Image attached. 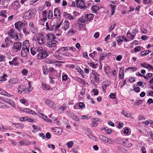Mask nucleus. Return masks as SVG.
Segmentation results:
<instances>
[{
  "label": "nucleus",
  "instance_id": "f257e3e1",
  "mask_svg": "<svg viewBox=\"0 0 153 153\" xmlns=\"http://www.w3.org/2000/svg\"><path fill=\"white\" fill-rule=\"evenodd\" d=\"M94 18V15L92 14H89L85 15V16H82L81 18H80L77 24L79 26L81 25L82 26L85 25L80 23L79 22L82 23H87L88 22L92 20Z\"/></svg>",
  "mask_w": 153,
  "mask_h": 153
},
{
  "label": "nucleus",
  "instance_id": "f03ea898",
  "mask_svg": "<svg viewBox=\"0 0 153 153\" xmlns=\"http://www.w3.org/2000/svg\"><path fill=\"white\" fill-rule=\"evenodd\" d=\"M34 40L37 41L38 43L41 45L44 44L45 40L43 34L41 33H36L34 36Z\"/></svg>",
  "mask_w": 153,
  "mask_h": 153
},
{
  "label": "nucleus",
  "instance_id": "7ed1b4c3",
  "mask_svg": "<svg viewBox=\"0 0 153 153\" xmlns=\"http://www.w3.org/2000/svg\"><path fill=\"white\" fill-rule=\"evenodd\" d=\"M36 13V10L33 9L29 10L25 13L23 17L25 19H31L35 16Z\"/></svg>",
  "mask_w": 153,
  "mask_h": 153
},
{
  "label": "nucleus",
  "instance_id": "20e7f679",
  "mask_svg": "<svg viewBox=\"0 0 153 153\" xmlns=\"http://www.w3.org/2000/svg\"><path fill=\"white\" fill-rule=\"evenodd\" d=\"M7 33L11 38L14 39L15 41H18L19 40L17 33L15 32L13 29H10L7 32Z\"/></svg>",
  "mask_w": 153,
  "mask_h": 153
},
{
  "label": "nucleus",
  "instance_id": "39448f33",
  "mask_svg": "<svg viewBox=\"0 0 153 153\" xmlns=\"http://www.w3.org/2000/svg\"><path fill=\"white\" fill-rule=\"evenodd\" d=\"M22 47V44L20 42H15L12 49L14 52H17L20 50Z\"/></svg>",
  "mask_w": 153,
  "mask_h": 153
},
{
  "label": "nucleus",
  "instance_id": "423d86ee",
  "mask_svg": "<svg viewBox=\"0 0 153 153\" xmlns=\"http://www.w3.org/2000/svg\"><path fill=\"white\" fill-rule=\"evenodd\" d=\"M76 4L77 7L81 9H85L87 7V6L85 5L84 3L82 0H76Z\"/></svg>",
  "mask_w": 153,
  "mask_h": 153
},
{
  "label": "nucleus",
  "instance_id": "0eeeda50",
  "mask_svg": "<svg viewBox=\"0 0 153 153\" xmlns=\"http://www.w3.org/2000/svg\"><path fill=\"white\" fill-rule=\"evenodd\" d=\"M48 56V54L45 50H43L42 52L39 53L38 54V58L41 59L45 58Z\"/></svg>",
  "mask_w": 153,
  "mask_h": 153
},
{
  "label": "nucleus",
  "instance_id": "6e6552de",
  "mask_svg": "<svg viewBox=\"0 0 153 153\" xmlns=\"http://www.w3.org/2000/svg\"><path fill=\"white\" fill-rule=\"evenodd\" d=\"M25 23L21 21H18L15 24V28L18 30H20L21 29L22 27H25Z\"/></svg>",
  "mask_w": 153,
  "mask_h": 153
},
{
  "label": "nucleus",
  "instance_id": "1a4fd4ad",
  "mask_svg": "<svg viewBox=\"0 0 153 153\" xmlns=\"http://www.w3.org/2000/svg\"><path fill=\"white\" fill-rule=\"evenodd\" d=\"M99 137L103 142L110 144H112L113 141L111 139L102 135H99Z\"/></svg>",
  "mask_w": 153,
  "mask_h": 153
},
{
  "label": "nucleus",
  "instance_id": "9d476101",
  "mask_svg": "<svg viewBox=\"0 0 153 153\" xmlns=\"http://www.w3.org/2000/svg\"><path fill=\"white\" fill-rule=\"evenodd\" d=\"M29 49L27 48H22L21 55L22 57H25L28 54L29 52Z\"/></svg>",
  "mask_w": 153,
  "mask_h": 153
},
{
  "label": "nucleus",
  "instance_id": "9b49d317",
  "mask_svg": "<svg viewBox=\"0 0 153 153\" xmlns=\"http://www.w3.org/2000/svg\"><path fill=\"white\" fill-rule=\"evenodd\" d=\"M57 42L56 40L50 41L47 43V46L50 48H55L56 46Z\"/></svg>",
  "mask_w": 153,
  "mask_h": 153
},
{
  "label": "nucleus",
  "instance_id": "f8f14e48",
  "mask_svg": "<svg viewBox=\"0 0 153 153\" xmlns=\"http://www.w3.org/2000/svg\"><path fill=\"white\" fill-rule=\"evenodd\" d=\"M45 104L50 108H54L55 104L52 101L49 100H47L45 101Z\"/></svg>",
  "mask_w": 153,
  "mask_h": 153
},
{
  "label": "nucleus",
  "instance_id": "ddd939ff",
  "mask_svg": "<svg viewBox=\"0 0 153 153\" xmlns=\"http://www.w3.org/2000/svg\"><path fill=\"white\" fill-rule=\"evenodd\" d=\"M39 117L43 118L45 121L49 123H51L52 121L49 118L46 116L44 115L43 114L40 113L39 114Z\"/></svg>",
  "mask_w": 153,
  "mask_h": 153
},
{
  "label": "nucleus",
  "instance_id": "4468645a",
  "mask_svg": "<svg viewBox=\"0 0 153 153\" xmlns=\"http://www.w3.org/2000/svg\"><path fill=\"white\" fill-rule=\"evenodd\" d=\"M53 131L56 134L59 135L62 133V129L60 128L55 127L53 129Z\"/></svg>",
  "mask_w": 153,
  "mask_h": 153
},
{
  "label": "nucleus",
  "instance_id": "2eb2a0df",
  "mask_svg": "<svg viewBox=\"0 0 153 153\" xmlns=\"http://www.w3.org/2000/svg\"><path fill=\"white\" fill-rule=\"evenodd\" d=\"M19 146H27L30 145V143H28L26 140H22L21 141L18 142L17 143Z\"/></svg>",
  "mask_w": 153,
  "mask_h": 153
},
{
  "label": "nucleus",
  "instance_id": "dca6fc26",
  "mask_svg": "<svg viewBox=\"0 0 153 153\" xmlns=\"http://www.w3.org/2000/svg\"><path fill=\"white\" fill-rule=\"evenodd\" d=\"M47 11L46 10H44L42 11V16L43 18L41 19L42 21L45 22L47 20Z\"/></svg>",
  "mask_w": 153,
  "mask_h": 153
},
{
  "label": "nucleus",
  "instance_id": "f3484780",
  "mask_svg": "<svg viewBox=\"0 0 153 153\" xmlns=\"http://www.w3.org/2000/svg\"><path fill=\"white\" fill-rule=\"evenodd\" d=\"M22 48L29 49L30 44L28 40H25L23 42L22 45Z\"/></svg>",
  "mask_w": 153,
  "mask_h": 153
},
{
  "label": "nucleus",
  "instance_id": "a211bd4d",
  "mask_svg": "<svg viewBox=\"0 0 153 153\" xmlns=\"http://www.w3.org/2000/svg\"><path fill=\"white\" fill-rule=\"evenodd\" d=\"M47 40H53L55 39L56 37L54 36L53 34H48L46 36Z\"/></svg>",
  "mask_w": 153,
  "mask_h": 153
},
{
  "label": "nucleus",
  "instance_id": "6ab92c4d",
  "mask_svg": "<svg viewBox=\"0 0 153 153\" xmlns=\"http://www.w3.org/2000/svg\"><path fill=\"white\" fill-rule=\"evenodd\" d=\"M23 111L25 112L31 114L33 115L36 114V113L34 111L32 110L29 108L24 109Z\"/></svg>",
  "mask_w": 153,
  "mask_h": 153
},
{
  "label": "nucleus",
  "instance_id": "aec40b11",
  "mask_svg": "<svg viewBox=\"0 0 153 153\" xmlns=\"http://www.w3.org/2000/svg\"><path fill=\"white\" fill-rule=\"evenodd\" d=\"M54 15L55 17L60 16L61 13L60 12L58 8H56L55 9L54 12Z\"/></svg>",
  "mask_w": 153,
  "mask_h": 153
},
{
  "label": "nucleus",
  "instance_id": "412c9836",
  "mask_svg": "<svg viewBox=\"0 0 153 153\" xmlns=\"http://www.w3.org/2000/svg\"><path fill=\"white\" fill-rule=\"evenodd\" d=\"M75 80L76 81L79 82L81 84H82L83 86H84L85 85V81L84 79L79 77H76V78Z\"/></svg>",
  "mask_w": 153,
  "mask_h": 153
},
{
  "label": "nucleus",
  "instance_id": "4be33fe9",
  "mask_svg": "<svg viewBox=\"0 0 153 153\" xmlns=\"http://www.w3.org/2000/svg\"><path fill=\"white\" fill-rule=\"evenodd\" d=\"M69 23L67 21H65L64 23L63 28L64 30H66L69 28Z\"/></svg>",
  "mask_w": 153,
  "mask_h": 153
},
{
  "label": "nucleus",
  "instance_id": "5701e85b",
  "mask_svg": "<svg viewBox=\"0 0 153 153\" xmlns=\"http://www.w3.org/2000/svg\"><path fill=\"white\" fill-rule=\"evenodd\" d=\"M25 87L23 85L20 86L18 88V92L19 94H21L25 91Z\"/></svg>",
  "mask_w": 153,
  "mask_h": 153
},
{
  "label": "nucleus",
  "instance_id": "b1692460",
  "mask_svg": "<svg viewBox=\"0 0 153 153\" xmlns=\"http://www.w3.org/2000/svg\"><path fill=\"white\" fill-rule=\"evenodd\" d=\"M100 7L96 5H94L91 7V10L93 12V13H96L97 11L99 10Z\"/></svg>",
  "mask_w": 153,
  "mask_h": 153
},
{
  "label": "nucleus",
  "instance_id": "393cba45",
  "mask_svg": "<svg viewBox=\"0 0 153 153\" xmlns=\"http://www.w3.org/2000/svg\"><path fill=\"white\" fill-rule=\"evenodd\" d=\"M0 93L3 95H5L7 97H10L11 96V95L9 94L4 91L3 89L0 88Z\"/></svg>",
  "mask_w": 153,
  "mask_h": 153
},
{
  "label": "nucleus",
  "instance_id": "a878e982",
  "mask_svg": "<svg viewBox=\"0 0 153 153\" xmlns=\"http://www.w3.org/2000/svg\"><path fill=\"white\" fill-rule=\"evenodd\" d=\"M64 13V14L65 17L67 19L71 20V19H73L74 18V17H72L71 15L67 13Z\"/></svg>",
  "mask_w": 153,
  "mask_h": 153
},
{
  "label": "nucleus",
  "instance_id": "bb28decb",
  "mask_svg": "<svg viewBox=\"0 0 153 153\" xmlns=\"http://www.w3.org/2000/svg\"><path fill=\"white\" fill-rule=\"evenodd\" d=\"M93 74V75L94 76V79H95V81L96 82H97L98 81H99L100 79V78L99 77V76L100 75L98 74L97 73H95L94 72V73Z\"/></svg>",
  "mask_w": 153,
  "mask_h": 153
},
{
  "label": "nucleus",
  "instance_id": "cd10ccee",
  "mask_svg": "<svg viewBox=\"0 0 153 153\" xmlns=\"http://www.w3.org/2000/svg\"><path fill=\"white\" fill-rule=\"evenodd\" d=\"M30 83L29 82L28 85H29L30 87H29V88H25V91H24V94H27L31 91L32 89L31 88L30 86Z\"/></svg>",
  "mask_w": 153,
  "mask_h": 153
},
{
  "label": "nucleus",
  "instance_id": "c85d7f7f",
  "mask_svg": "<svg viewBox=\"0 0 153 153\" xmlns=\"http://www.w3.org/2000/svg\"><path fill=\"white\" fill-rule=\"evenodd\" d=\"M17 83L16 80L15 78H12L9 80L8 84L12 85L16 84Z\"/></svg>",
  "mask_w": 153,
  "mask_h": 153
},
{
  "label": "nucleus",
  "instance_id": "c756f323",
  "mask_svg": "<svg viewBox=\"0 0 153 153\" xmlns=\"http://www.w3.org/2000/svg\"><path fill=\"white\" fill-rule=\"evenodd\" d=\"M76 30L73 28H71L68 33V35L69 36H71L73 35L75 33Z\"/></svg>",
  "mask_w": 153,
  "mask_h": 153
},
{
  "label": "nucleus",
  "instance_id": "7c9ffc66",
  "mask_svg": "<svg viewBox=\"0 0 153 153\" xmlns=\"http://www.w3.org/2000/svg\"><path fill=\"white\" fill-rule=\"evenodd\" d=\"M70 117L72 119L76 121H78L79 120V118L76 115L74 114H71L70 115Z\"/></svg>",
  "mask_w": 153,
  "mask_h": 153
},
{
  "label": "nucleus",
  "instance_id": "2f4dec72",
  "mask_svg": "<svg viewBox=\"0 0 153 153\" xmlns=\"http://www.w3.org/2000/svg\"><path fill=\"white\" fill-rule=\"evenodd\" d=\"M43 70L44 74H48V68L47 66H43Z\"/></svg>",
  "mask_w": 153,
  "mask_h": 153
},
{
  "label": "nucleus",
  "instance_id": "473e14b6",
  "mask_svg": "<svg viewBox=\"0 0 153 153\" xmlns=\"http://www.w3.org/2000/svg\"><path fill=\"white\" fill-rule=\"evenodd\" d=\"M7 103L9 104L13 108H15L16 107V105L14 102L11 100H8L7 102Z\"/></svg>",
  "mask_w": 153,
  "mask_h": 153
},
{
  "label": "nucleus",
  "instance_id": "72a5a7b5",
  "mask_svg": "<svg viewBox=\"0 0 153 153\" xmlns=\"http://www.w3.org/2000/svg\"><path fill=\"white\" fill-rule=\"evenodd\" d=\"M149 53V50H146V51H142L140 53V55L142 56H145Z\"/></svg>",
  "mask_w": 153,
  "mask_h": 153
},
{
  "label": "nucleus",
  "instance_id": "f704fd0d",
  "mask_svg": "<svg viewBox=\"0 0 153 153\" xmlns=\"http://www.w3.org/2000/svg\"><path fill=\"white\" fill-rule=\"evenodd\" d=\"M7 76L6 74H4L3 76L0 77V83L2 81H5L7 80L6 77Z\"/></svg>",
  "mask_w": 153,
  "mask_h": 153
},
{
  "label": "nucleus",
  "instance_id": "c9c22d12",
  "mask_svg": "<svg viewBox=\"0 0 153 153\" xmlns=\"http://www.w3.org/2000/svg\"><path fill=\"white\" fill-rule=\"evenodd\" d=\"M7 11L5 10H2L0 11V16H2L4 18H7V16L6 14Z\"/></svg>",
  "mask_w": 153,
  "mask_h": 153
},
{
  "label": "nucleus",
  "instance_id": "e433bc0d",
  "mask_svg": "<svg viewBox=\"0 0 153 153\" xmlns=\"http://www.w3.org/2000/svg\"><path fill=\"white\" fill-rule=\"evenodd\" d=\"M110 6L111 8V15H113L114 13L115 10L116 8V6L111 4H110Z\"/></svg>",
  "mask_w": 153,
  "mask_h": 153
},
{
  "label": "nucleus",
  "instance_id": "4c0bfd02",
  "mask_svg": "<svg viewBox=\"0 0 153 153\" xmlns=\"http://www.w3.org/2000/svg\"><path fill=\"white\" fill-rule=\"evenodd\" d=\"M53 16V13L51 10H49L48 11V19H51Z\"/></svg>",
  "mask_w": 153,
  "mask_h": 153
},
{
  "label": "nucleus",
  "instance_id": "58836bf2",
  "mask_svg": "<svg viewBox=\"0 0 153 153\" xmlns=\"http://www.w3.org/2000/svg\"><path fill=\"white\" fill-rule=\"evenodd\" d=\"M53 60L51 59L47 58L45 60V62L48 64L53 63Z\"/></svg>",
  "mask_w": 153,
  "mask_h": 153
},
{
  "label": "nucleus",
  "instance_id": "ea45409f",
  "mask_svg": "<svg viewBox=\"0 0 153 153\" xmlns=\"http://www.w3.org/2000/svg\"><path fill=\"white\" fill-rule=\"evenodd\" d=\"M73 145V142L72 141H70L68 142L66 145L67 146L68 148H71Z\"/></svg>",
  "mask_w": 153,
  "mask_h": 153
},
{
  "label": "nucleus",
  "instance_id": "a19ab883",
  "mask_svg": "<svg viewBox=\"0 0 153 153\" xmlns=\"http://www.w3.org/2000/svg\"><path fill=\"white\" fill-rule=\"evenodd\" d=\"M116 23H114L113 25H111L108 31L109 32H110L111 31H112V30L115 28V27L116 26Z\"/></svg>",
  "mask_w": 153,
  "mask_h": 153
},
{
  "label": "nucleus",
  "instance_id": "79ce46f5",
  "mask_svg": "<svg viewBox=\"0 0 153 153\" xmlns=\"http://www.w3.org/2000/svg\"><path fill=\"white\" fill-rule=\"evenodd\" d=\"M30 29L33 33H35L37 32L36 29L34 26L30 27Z\"/></svg>",
  "mask_w": 153,
  "mask_h": 153
},
{
  "label": "nucleus",
  "instance_id": "37998d69",
  "mask_svg": "<svg viewBox=\"0 0 153 153\" xmlns=\"http://www.w3.org/2000/svg\"><path fill=\"white\" fill-rule=\"evenodd\" d=\"M10 36L9 37H7L5 39V41L7 44L12 42V41L10 39Z\"/></svg>",
  "mask_w": 153,
  "mask_h": 153
},
{
  "label": "nucleus",
  "instance_id": "c03bdc74",
  "mask_svg": "<svg viewBox=\"0 0 153 153\" xmlns=\"http://www.w3.org/2000/svg\"><path fill=\"white\" fill-rule=\"evenodd\" d=\"M0 108H8L7 105L4 103L0 102Z\"/></svg>",
  "mask_w": 153,
  "mask_h": 153
},
{
  "label": "nucleus",
  "instance_id": "a18cd8bd",
  "mask_svg": "<svg viewBox=\"0 0 153 153\" xmlns=\"http://www.w3.org/2000/svg\"><path fill=\"white\" fill-rule=\"evenodd\" d=\"M66 108V107L65 105H63L59 108V110H60L61 111H62L65 110Z\"/></svg>",
  "mask_w": 153,
  "mask_h": 153
},
{
  "label": "nucleus",
  "instance_id": "49530a36",
  "mask_svg": "<svg viewBox=\"0 0 153 153\" xmlns=\"http://www.w3.org/2000/svg\"><path fill=\"white\" fill-rule=\"evenodd\" d=\"M122 114H123L126 117H128L130 116L128 115V114L127 111H123L121 112Z\"/></svg>",
  "mask_w": 153,
  "mask_h": 153
},
{
  "label": "nucleus",
  "instance_id": "de8ad7c7",
  "mask_svg": "<svg viewBox=\"0 0 153 153\" xmlns=\"http://www.w3.org/2000/svg\"><path fill=\"white\" fill-rule=\"evenodd\" d=\"M30 51L31 54L33 55H34L36 53V50L34 48H31Z\"/></svg>",
  "mask_w": 153,
  "mask_h": 153
},
{
  "label": "nucleus",
  "instance_id": "09e8293b",
  "mask_svg": "<svg viewBox=\"0 0 153 153\" xmlns=\"http://www.w3.org/2000/svg\"><path fill=\"white\" fill-rule=\"evenodd\" d=\"M14 124L16 125V128H23L24 127V125L22 124L16 123H14Z\"/></svg>",
  "mask_w": 153,
  "mask_h": 153
},
{
  "label": "nucleus",
  "instance_id": "8fccbe9b",
  "mask_svg": "<svg viewBox=\"0 0 153 153\" xmlns=\"http://www.w3.org/2000/svg\"><path fill=\"white\" fill-rule=\"evenodd\" d=\"M141 65L143 67L146 68H148V67H149L151 66L150 65L147 64L146 63H142L141 64Z\"/></svg>",
  "mask_w": 153,
  "mask_h": 153
},
{
  "label": "nucleus",
  "instance_id": "3c124183",
  "mask_svg": "<svg viewBox=\"0 0 153 153\" xmlns=\"http://www.w3.org/2000/svg\"><path fill=\"white\" fill-rule=\"evenodd\" d=\"M142 102V101L141 100H137L135 101V104L137 105L140 104Z\"/></svg>",
  "mask_w": 153,
  "mask_h": 153
},
{
  "label": "nucleus",
  "instance_id": "603ef678",
  "mask_svg": "<svg viewBox=\"0 0 153 153\" xmlns=\"http://www.w3.org/2000/svg\"><path fill=\"white\" fill-rule=\"evenodd\" d=\"M20 102L21 103L26 105L27 104V101L24 99H22L20 100Z\"/></svg>",
  "mask_w": 153,
  "mask_h": 153
},
{
  "label": "nucleus",
  "instance_id": "864d4df0",
  "mask_svg": "<svg viewBox=\"0 0 153 153\" xmlns=\"http://www.w3.org/2000/svg\"><path fill=\"white\" fill-rule=\"evenodd\" d=\"M53 56L58 60H61L62 59V57L58 54L56 56V54H54Z\"/></svg>",
  "mask_w": 153,
  "mask_h": 153
},
{
  "label": "nucleus",
  "instance_id": "5fc2aeb1",
  "mask_svg": "<svg viewBox=\"0 0 153 153\" xmlns=\"http://www.w3.org/2000/svg\"><path fill=\"white\" fill-rule=\"evenodd\" d=\"M96 54H97V52L94 51L93 53L89 54V55L91 57H93L95 56V55Z\"/></svg>",
  "mask_w": 153,
  "mask_h": 153
},
{
  "label": "nucleus",
  "instance_id": "6e6d98bb",
  "mask_svg": "<svg viewBox=\"0 0 153 153\" xmlns=\"http://www.w3.org/2000/svg\"><path fill=\"white\" fill-rule=\"evenodd\" d=\"M92 92L93 93H94V95H97L98 94V90L97 89H93L92 90Z\"/></svg>",
  "mask_w": 153,
  "mask_h": 153
},
{
  "label": "nucleus",
  "instance_id": "4d7b16f0",
  "mask_svg": "<svg viewBox=\"0 0 153 153\" xmlns=\"http://www.w3.org/2000/svg\"><path fill=\"white\" fill-rule=\"evenodd\" d=\"M23 31L25 35H28L29 34V32L26 30V28H23Z\"/></svg>",
  "mask_w": 153,
  "mask_h": 153
},
{
  "label": "nucleus",
  "instance_id": "13d9d810",
  "mask_svg": "<svg viewBox=\"0 0 153 153\" xmlns=\"http://www.w3.org/2000/svg\"><path fill=\"white\" fill-rule=\"evenodd\" d=\"M68 78V75L66 74H64L62 76V79L63 80L66 81L67 80Z\"/></svg>",
  "mask_w": 153,
  "mask_h": 153
},
{
  "label": "nucleus",
  "instance_id": "bf43d9fd",
  "mask_svg": "<svg viewBox=\"0 0 153 153\" xmlns=\"http://www.w3.org/2000/svg\"><path fill=\"white\" fill-rule=\"evenodd\" d=\"M109 85H104L102 86V89L104 92H105V89L106 88L109 86Z\"/></svg>",
  "mask_w": 153,
  "mask_h": 153
},
{
  "label": "nucleus",
  "instance_id": "052dcab7",
  "mask_svg": "<svg viewBox=\"0 0 153 153\" xmlns=\"http://www.w3.org/2000/svg\"><path fill=\"white\" fill-rule=\"evenodd\" d=\"M2 128L3 129V131H4V130H8L10 129L9 127L7 126H6L5 127H4L3 126V125H2Z\"/></svg>",
  "mask_w": 153,
  "mask_h": 153
},
{
  "label": "nucleus",
  "instance_id": "680f3d73",
  "mask_svg": "<svg viewBox=\"0 0 153 153\" xmlns=\"http://www.w3.org/2000/svg\"><path fill=\"white\" fill-rule=\"evenodd\" d=\"M134 50L135 52H138L140 51V48L139 46H137L134 48Z\"/></svg>",
  "mask_w": 153,
  "mask_h": 153
},
{
  "label": "nucleus",
  "instance_id": "e2e57ef3",
  "mask_svg": "<svg viewBox=\"0 0 153 153\" xmlns=\"http://www.w3.org/2000/svg\"><path fill=\"white\" fill-rule=\"evenodd\" d=\"M28 117H22L20 118V120L22 121H26L27 120Z\"/></svg>",
  "mask_w": 153,
  "mask_h": 153
},
{
  "label": "nucleus",
  "instance_id": "0e129e2a",
  "mask_svg": "<svg viewBox=\"0 0 153 153\" xmlns=\"http://www.w3.org/2000/svg\"><path fill=\"white\" fill-rule=\"evenodd\" d=\"M109 96L111 99H114L116 95L114 93H111Z\"/></svg>",
  "mask_w": 153,
  "mask_h": 153
},
{
  "label": "nucleus",
  "instance_id": "69168bd1",
  "mask_svg": "<svg viewBox=\"0 0 153 153\" xmlns=\"http://www.w3.org/2000/svg\"><path fill=\"white\" fill-rule=\"evenodd\" d=\"M148 39V36L145 35H143L141 37V39L143 40H145L147 39Z\"/></svg>",
  "mask_w": 153,
  "mask_h": 153
},
{
  "label": "nucleus",
  "instance_id": "338daca9",
  "mask_svg": "<svg viewBox=\"0 0 153 153\" xmlns=\"http://www.w3.org/2000/svg\"><path fill=\"white\" fill-rule=\"evenodd\" d=\"M122 57L121 55H119L117 57L116 59L118 61H120L122 59Z\"/></svg>",
  "mask_w": 153,
  "mask_h": 153
},
{
  "label": "nucleus",
  "instance_id": "774afa93",
  "mask_svg": "<svg viewBox=\"0 0 153 153\" xmlns=\"http://www.w3.org/2000/svg\"><path fill=\"white\" fill-rule=\"evenodd\" d=\"M147 94H148L147 96H150L153 97V91H148L147 92Z\"/></svg>",
  "mask_w": 153,
  "mask_h": 153
}]
</instances>
